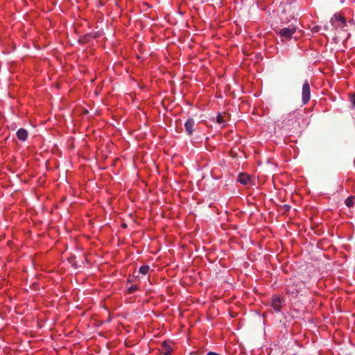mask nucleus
<instances>
[{"mask_svg":"<svg viewBox=\"0 0 355 355\" xmlns=\"http://www.w3.org/2000/svg\"><path fill=\"white\" fill-rule=\"evenodd\" d=\"M354 197H353V196H349V197H348V198L345 200V205H346L348 207H353V206H354Z\"/></svg>","mask_w":355,"mask_h":355,"instance_id":"9d476101","label":"nucleus"},{"mask_svg":"<svg viewBox=\"0 0 355 355\" xmlns=\"http://www.w3.org/2000/svg\"><path fill=\"white\" fill-rule=\"evenodd\" d=\"M311 98V89L309 83L306 80L302 85V101L303 105H306Z\"/></svg>","mask_w":355,"mask_h":355,"instance_id":"f03ea898","label":"nucleus"},{"mask_svg":"<svg viewBox=\"0 0 355 355\" xmlns=\"http://www.w3.org/2000/svg\"><path fill=\"white\" fill-rule=\"evenodd\" d=\"M216 121L218 123L222 124L225 122V119H224V116L221 114H218L216 116Z\"/></svg>","mask_w":355,"mask_h":355,"instance_id":"f8f14e48","label":"nucleus"},{"mask_svg":"<svg viewBox=\"0 0 355 355\" xmlns=\"http://www.w3.org/2000/svg\"><path fill=\"white\" fill-rule=\"evenodd\" d=\"M284 300L279 297H273L271 302V306L277 312L282 309V304Z\"/></svg>","mask_w":355,"mask_h":355,"instance_id":"39448f33","label":"nucleus"},{"mask_svg":"<svg viewBox=\"0 0 355 355\" xmlns=\"http://www.w3.org/2000/svg\"><path fill=\"white\" fill-rule=\"evenodd\" d=\"M149 266L148 265H143L139 268V272L142 275H146L149 270Z\"/></svg>","mask_w":355,"mask_h":355,"instance_id":"9b49d317","label":"nucleus"},{"mask_svg":"<svg viewBox=\"0 0 355 355\" xmlns=\"http://www.w3.org/2000/svg\"><path fill=\"white\" fill-rule=\"evenodd\" d=\"M195 121L192 118H189L185 123L184 127L186 132L189 135H191L194 131Z\"/></svg>","mask_w":355,"mask_h":355,"instance_id":"20e7f679","label":"nucleus"},{"mask_svg":"<svg viewBox=\"0 0 355 355\" xmlns=\"http://www.w3.org/2000/svg\"><path fill=\"white\" fill-rule=\"evenodd\" d=\"M137 290H138V286H136V285H132L130 288H128V291L129 293H133Z\"/></svg>","mask_w":355,"mask_h":355,"instance_id":"ddd939ff","label":"nucleus"},{"mask_svg":"<svg viewBox=\"0 0 355 355\" xmlns=\"http://www.w3.org/2000/svg\"><path fill=\"white\" fill-rule=\"evenodd\" d=\"M250 176L245 173H240L238 176V181L243 184L246 185L250 182Z\"/></svg>","mask_w":355,"mask_h":355,"instance_id":"0eeeda50","label":"nucleus"},{"mask_svg":"<svg viewBox=\"0 0 355 355\" xmlns=\"http://www.w3.org/2000/svg\"><path fill=\"white\" fill-rule=\"evenodd\" d=\"M285 207H286V209H287L289 208L288 205H286Z\"/></svg>","mask_w":355,"mask_h":355,"instance_id":"f3484780","label":"nucleus"},{"mask_svg":"<svg viewBox=\"0 0 355 355\" xmlns=\"http://www.w3.org/2000/svg\"><path fill=\"white\" fill-rule=\"evenodd\" d=\"M207 355H220L219 354H217L216 352H209L207 354Z\"/></svg>","mask_w":355,"mask_h":355,"instance_id":"2eb2a0df","label":"nucleus"},{"mask_svg":"<svg viewBox=\"0 0 355 355\" xmlns=\"http://www.w3.org/2000/svg\"><path fill=\"white\" fill-rule=\"evenodd\" d=\"M285 207H286V209H287L289 208L288 205H286Z\"/></svg>","mask_w":355,"mask_h":355,"instance_id":"dca6fc26","label":"nucleus"},{"mask_svg":"<svg viewBox=\"0 0 355 355\" xmlns=\"http://www.w3.org/2000/svg\"><path fill=\"white\" fill-rule=\"evenodd\" d=\"M350 100L353 107H355V94H353L352 95Z\"/></svg>","mask_w":355,"mask_h":355,"instance_id":"4468645a","label":"nucleus"},{"mask_svg":"<svg viewBox=\"0 0 355 355\" xmlns=\"http://www.w3.org/2000/svg\"><path fill=\"white\" fill-rule=\"evenodd\" d=\"M296 286L293 284L292 285H288V287H287V293H292V294H295V295L298 293V290L296 289L295 288Z\"/></svg>","mask_w":355,"mask_h":355,"instance_id":"1a4fd4ad","label":"nucleus"},{"mask_svg":"<svg viewBox=\"0 0 355 355\" xmlns=\"http://www.w3.org/2000/svg\"><path fill=\"white\" fill-rule=\"evenodd\" d=\"M331 24L335 28H342L347 26L346 20L340 13H336L331 19Z\"/></svg>","mask_w":355,"mask_h":355,"instance_id":"f257e3e1","label":"nucleus"},{"mask_svg":"<svg viewBox=\"0 0 355 355\" xmlns=\"http://www.w3.org/2000/svg\"><path fill=\"white\" fill-rule=\"evenodd\" d=\"M16 135H17V138L19 140L24 141H26L27 139L28 133V131L26 129H24V128H19L17 131Z\"/></svg>","mask_w":355,"mask_h":355,"instance_id":"423d86ee","label":"nucleus"},{"mask_svg":"<svg viewBox=\"0 0 355 355\" xmlns=\"http://www.w3.org/2000/svg\"><path fill=\"white\" fill-rule=\"evenodd\" d=\"M163 355H171L172 347L168 344L167 341H164L162 344Z\"/></svg>","mask_w":355,"mask_h":355,"instance_id":"6e6552de","label":"nucleus"},{"mask_svg":"<svg viewBox=\"0 0 355 355\" xmlns=\"http://www.w3.org/2000/svg\"><path fill=\"white\" fill-rule=\"evenodd\" d=\"M296 28L294 26L284 28L278 31L279 35L286 38H291L292 35L295 33Z\"/></svg>","mask_w":355,"mask_h":355,"instance_id":"7ed1b4c3","label":"nucleus"}]
</instances>
